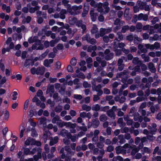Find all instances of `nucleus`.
<instances>
[{
	"label": "nucleus",
	"instance_id": "obj_2",
	"mask_svg": "<svg viewBox=\"0 0 161 161\" xmlns=\"http://www.w3.org/2000/svg\"><path fill=\"white\" fill-rule=\"evenodd\" d=\"M99 57L96 58V59L99 62H101V58H104L106 60H109L113 58V54L110 53L109 49H106L103 54L102 53H100Z\"/></svg>",
	"mask_w": 161,
	"mask_h": 161
},
{
	"label": "nucleus",
	"instance_id": "obj_18",
	"mask_svg": "<svg viewBox=\"0 0 161 161\" xmlns=\"http://www.w3.org/2000/svg\"><path fill=\"white\" fill-rule=\"evenodd\" d=\"M123 60L122 59H119L118 61V69L119 70H122L124 67V65L122 64Z\"/></svg>",
	"mask_w": 161,
	"mask_h": 161
},
{
	"label": "nucleus",
	"instance_id": "obj_61",
	"mask_svg": "<svg viewBox=\"0 0 161 161\" xmlns=\"http://www.w3.org/2000/svg\"><path fill=\"white\" fill-rule=\"evenodd\" d=\"M82 79H84L85 78V76L83 74L81 73H80L78 74H77L76 76Z\"/></svg>",
	"mask_w": 161,
	"mask_h": 161
},
{
	"label": "nucleus",
	"instance_id": "obj_58",
	"mask_svg": "<svg viewBox=\"0 0 161 161\" xmlns=\"http://www.w3.org/2000/svg\"><path fill=\"white\" fill-rule=\"evenodd\" d=\"M39 8V7L36 6L35 8H30L29 11L31 13H33L35 12V10L38 9Z\"/></svg>",
	"mask_w": 161,
	"mask_h": 161
},
{
	"label": "nucleus",
	"instance_id": "obj_39",
	"mask_svg": "<svg viewBox=\"0 0 161 161\" xmlns=\"http://www.w3.org/2000/svg\"><path fill=\"white\" fill-rule=\"evenodd\" d=\"M90 38L89 35L87 34L82 37V40L83 41H86L87 42H90Z\"/></svg>",
	"mask_w": 161,
	"mask_h": 161
},
{
	"label": "nucleus",
	"instance_id": "obj_22",
	"mask_svg": "<svg viewBox=\"0 0 161 161\" xmlns=\"http://www.w3.org/2000/svg\"><path fill=\"white\" fill-rule=\"evenodd\" d=\"M58 138L57 136H55L53 138H51L50 142V145L52 146L56 143L58 142Z\"/></svg>",
	"mask_w": 161,
	"mask_h": 161
},
{
	"label": "nucleus",
	"instance_id": "obj_13",
	"mask_svg": "<svg viewBox=\"0 0 161 161\" xmlns=\"http://www.w3.org/2000/svg\"><path fill=\"white\" fill-rule=\"evenodd\" d=\"M148 18V16L146 14H143L141 13L138 16V20H143L144 21H147Z\"/></svg>",
	"mask_w": 161,
	"mask_h": 161
},
{
	"label": "nucleus",
	"instance_id": "obj_26",
	"mask_svg": "<svg viewBox=\"0 0 161 161\" xmlns=\"http://www.w3.org/2000/svg\"><path fill=\"white\" fill-rule=\"evenodd\" d=\"M2 9L3 10H6L7 13H9L10 11V7L9 6H7L5 4H3L2 5Z\"/></svg>",
	"mask_w": 161,
	"mask_h": 161
},
{
	"label": "nucleus",
	"instance_id": "obj_7",
	"mask_svg": "<svg viewBox=\"0 0 161 161\" xmlns=\"http://www.w3.org/2000/svg\"><path fill=\"white\" fill-rule=\"evenodd\" d=\"M98 31V29L97 28L96 25H94L91 29V32L92 34H95V37L96 38H98L99 37V35L97 33Z\"/></svg>",
	"mask_w": 161,
	"mask_h": 161
},
{
	"label": "nucleus",
	"instance_id": "obj_14",
	"mask_svg": "<svg viewBox=\"0 0 161 161\" xmlns=\"http://www.w3.org/2000/svg\"><path fill=\"white\" fill-rule=\"evenodd\" d=\"M60 134L63 136H66L67 137H70L71 136V134L70 133L68 132V131L65 130L63 129L61 131Z\"/></svg>",
	"mask_w": 161,
	"mask_h": 161
},
{
	"label": "nucleus",
	"instance_id": "obj_19",
	"mask_svg": "<svg viewBox=\"0 0 161 161\" xmlns=\"http://www.w3.org/2000/svg\"><path fill=\"white\" fill-rule=\"evenodd\" d=\"M76 124L75 123H71L70 122H64V126L67 127H69L70 128H75L76 126Z\"/></svg>",
	"mask_w": 161,
	"mask_h": 161
},
{
	"label": "nucleus",
	"instance_id": "obj_23",
	"mask_svg": "<svg viewBox=\"0 0 161 161\" xmlns=\"http://www.w3.org/2000/svg\"><path fill=\"white\" fill-rule=\"evenodd\" d=\"M54 92V86L52 85L49 86L47 89V93H49L50 96H51L52 93Z\"/></svg>",
	"mask_w": 161,
	"mask_h": 161
},
{
	"label": "nucleus",
	"instance_id": "obj_3",
	"mask_svg": "<svg viewBox=\"0 0 161 161\" xmlns=\"http://www.w3.org/2000/svg\"><path fill=\"white\" fill-rule=\"evenodd\" d=\"M28 41L30 43L36 42V43L34 44L32 46L33 49H42L43 48V45L40 44V41L37 39V36L31 37L29 39Z\"/></svg>",
	"mask_w": 161,
	"mask_h": 161
},
{
	"label": "nucleus",
	"instance_id": "obj_43",
	"mask_svg": "<svg viewBox=\"0 0 161 161\" xmlns=\"http://www.w3.org/2000/svg\"><path fill=\"white\" fill-rule=\"evenodd\" d=\"M100 109V106L98 104H97L94 105L92 107V110L94 111H98Z\"/></svg>",
	"mask_w": 161,
	"mask_h": 161
},
{
	"label": "nucleus",
	"instance_id": "obj_4",
	"mask_svg": "<svg viewBox=\"0 0 161 161\" xmlns=\"http://www.w3.org/2000/svg\"><path fill=\"white\" fill-rule=\"evenodd\" d=\"M24 144L26 146L30 145L40 146L41 145V143L39 141H36L33 138L29 137L25 141Z\"/></svg>",
	"mask_w": 161,
	"mask_h": 161
},
{
	"label": "nucleus",
	"instance_id": "obj_10",
	"mask_svg": "<svg viewBox=\"0 0 161 161\" xmlns=\"http://www.w3.org/2000/svg\"><path fill=\"white\" fill-rule=\"evenodd\" d=\"M92 83L93 85V86H92V88L93 89H94V88L95 89V90L96 91H98V95H99V96H100L102 94V93H103V92L101 90H99V89L100 88H101L102 87V86H101L100 85H98L96 88H95V85H96V84L94 83V81H92Z\"/></svg>",
	"mask_w": 161,
	"mask_h": 161
},
{
	"label": "nucleus",
	"instance_id": "obj_29",
	"mask_svg": "<svg viewBox=\"0 0 161 161\" xmlns=\"http://www.w3.org/2000/svg\"><path fill=\"white\" fill-rule=\"evenodd\" d=\"M148 66L149 69L151 72H154L155 71V68L152 63H149L148 64Z\"/></svg>",
	"mask_w": 161,
	"mask_h": 161
},
{
	"label": "nucleus",
	"instance_id": "obj_38",
	"mask_svg": "<svg viewBox=\"0 0 161 161\" xmlns=\"http://www.w3.org/2000/svg\"><path fill=\"white\" fill-rule=\"evenodd\" d=\"M86 6L85 5L84 8V12L82 14V17H85L86 14H87L88 13V10H89V7H87V9L86 10Z\"/></svg>",
	"mask_w": 161,
	"mask_h": 161
},
{
	"label": "nucleus",
	"instance_id": "obj_1",
	"mask_svg": "<svg viewBox=\"0 0 161 161\" xmlns=\"http://www.w3.org/2000/svg\"><path fill=\"white\" fill-rule=\"evenodd\" d=\"M90 4L92 6L94 7H97L98 11L103 14H106L108 13L109 10V8L108 7V4L107 2H105L103 6L105 9L104 11H103V9L102 8V3L96 4L94 1L92 0L90 3Z\"/></svg>",
	"mask_w": 161,
	"mask_h": 161
},
{
	"label": "nucleus",
	"instance_id": "obj_44",
	"mask_svg": "<svg viewBox=\"0 0 161 161\" xmlns=\"http://www.w3.org/2000/svg\"><path fill=\"white\" fill-rule=\"evenodd\" d=\"M97 49V47L96 46H90L87 49V51L89 52H91L92 50H95Z\"/></svg>",
	"mask_w": 161,
	"mask_h": 161
},
{
	"label": "nucleus",
	"instance_id": "obj_54",
	"mask_svg": "<svg viewBox=\"0 0 161 161\" xmlns=\"http://www.w3.org/2000/svg\"><path fill=\"white\" fill-rule=\"evenodd\" d=\"M58 41L56 39L55 40H53L50 41V46L51 47L54 46L55 44L58 42Z\"/></svg>",
	"mask_w": 161,
	"mask_h": 161
},
{
	"label": "nucleus",
	"instance_id": "obj_21",
	"mask_svg": "<svg viewBox=\"0 0 161 161\" xmlns=\"http://www.w3.org/2000/svg\"><path fill=\"white\" fill-rule=\"evenodd\" d=\"M90 15L92 21H94L96 19L97 15L96 14L94 13L93 9H92L90 11Z\"/></svg>",
	"mask_w": 161,
	"mask_h": 161
},
{
	"label": "nucleus",
	"instance_id": "obj_56",
	"mask_svg": "<svg viewBox=\"0 0 161 161\" xmlns=\"http://www.w3.org/2000/svg\"><path fill=\"white\" fill-rule=\"evenodd\" d=\"M113 161H116V160H118L119 161H123V158L120 156H118L117 157H114L113 158Z\"/></svg>",
	"mask_w": 161,
	"mask_h": 161
},
{
	"label": "nucleus",
	"instance_id": "obj_50",
	"mask_svg": "<svg viewBox=\"0 0 161 161\" xmlns=\"http://www.w3.org/2000/svg\"><path fill=\"white\" fill-rule=\"evenodd\" d=\"M29 100L28 99L25 102L24 106V109L26 110L28 107L29 103Z\"/></svg>",
	"mask_w": 161,
	"mask_h": 161
},
{
	"label": "nucleus",
	"instance_id": "obj_24",
	"mask_svg": "<svg viewBox=\"0 0 161 161\" xmlns=\"http://www.w3.org/2000/svg\"><path fill=\"white\" fill-rule=\"evenodd\" d=\"M19 129L20 130V137L21 138L23 136V133L25 130V128L23 124H22L20 126Z\"/></svg>",
	"mask_w": 161,
	"mask_h": 161
},
{
	"label": "nucleus",
	"instance_id": "obj_6",
	"mask_svg": "<svg viewBox=\"0 0 161 161\" xmlns=\"http://www.w3.org/2000/svg\"><path fill=\"white\" fill-rule=\"evenodd\" d=\"M133 62L134 64H137L138 65L135 67V71L136 72H140V66L138 65H141L142 63L139 60L138 58H134Z\"/></svg>",
	"mask_w": 161,
	"mask_h": 161
},
{
	"label": "nucleus",
	"instance_id": "obj_37",
	"mask_svg": "<svg viewBox=\"0 0 161 161\" xmlns=\"http://www.w3.org/2000/svg\"><path fill=\"white\" fill-rule=\"evenodd\" d=\"M118 138L119 140H120L119 142L121 144H123L125 142V140L124 139V136L123 135H119L118 137Z\"/></svg>",
	"mask_w": 161,
	"mask_h": 161
},
{
	"label": "nucleus",
	"instance_id": "obj_40",
	"mask_svg": "<svg viewBox=\"0 0 161 161\" xmlns=\"http://www.w3.org/2000/svg\"><path fill=\"white\" fill-rule=\"evenodd\" d=\"M9 116V113L6 110L5 111L4 116V119L6 120H8Z\"/></svg>",
	"mask_w": 161,
	"mask_h": 161
},
{
	"label": "nucleus",
	"instance_id": "obj_28",
	"mask_svg": "<svg viewBox=\"0 0 161 161\" xmlns=\"http://www.w3.org/2000/svg\"><path fill=\"white\" fill-rule=\"evenodd\" d=\"M99 124V121L98 119H93L92 122V125L94 128L98 126Z\"/></svg>",
	"mask_w": 161,
	"mask_h": 161
},
{
	"label": "nucleus",
	"instance_id": "obj_36",
	"mask_svg": "<svg viewBox=\"0 0 161 161\" xmlns=\"http://www.w3.org/2000/svg\"><path fill=\"white\" fill-rule=\"evenodd\" d=\"M145 47L147 49L149 48L151 50H153L155 49L154 45H151L150 44H146L145 45Z\"/></svg>",
	"mask_w": 161,
	"mask_h": 161
},
{
	"label": "nucleus",
	"instance_id": "obj_33",
	"mask_svg": "<svg viewBox=\"0 0 161 161\" xmlns=\"http://www.w3.org/2000/svg\"><path fill=\"white\" fill-rule=\"evenodd\" d=\"M108 115L110 117H113V119H114V114L112 109L109 110L107 112Z\"/></svg>",
	"mask_w": 161,
	"mask_h": 161
},
{
	"label": "nucleus",
	"instance_id": "obj_46",
	"mask_svg": "<svg viewBox=\"0 0 161 161\" xmlns=\"http://www.w3.org/2000/svg\"><path fill=\"white\" fill-rule=\"evenodd\" d=\"M24 153L26 155L31 154V151L28 148H25L24 150Z\"/></svg>",
	"mask_w": 161,
	"mask_h": 161
},
{
	"label": "nucleus",
	"instance_id": "obj_8",
	"mask_svg": "<svg viewBox=\"0 0 161 161\" xmlns=\"http://www.w3.org/2000/svg\"><path fill=\"white\" fill-rule=\"evenodd\" d=\"M123 82L124 84V85H123L122 88L121 89V91H122L123 89L127 87V84H130L133 81V80L132 79H129L127 81L125 80V79H122Z\"/></svg>",
	"mask_w": 161,
	"mask_h": 161
},
{
	"label": "nucleus",
	"instance_id": "obj_30",
	"mask_svg": "<svg viewBox=\"0 0 161 161\" xmlns=\"http://www.w3.org/2000/svg\"><path fill=\"white\" fill-rule=\"evenodd\" d=\"M50 134V133L48 131H46L44 133L43 136V138L45 142H46V141L48 138V136H49Z\"/></svg>",
	"mask_w": 161,
	"mask_h": 161
},
{
	"label": "nucleus",
	"instance_id": "obj_11",
	"mask_svg": "<svg viewBox=\"0 0 161 161\" xmlns=\"http://www.w3.org/2000/svg\"><path fill=\"white\" fill-rule=\"evenodd\" d=\"M119 41H118L117 39H116L114 41V48L119 47L120 48H122L125 46V44L124 43L121 42L119 43Z\"/></svg>",
	"mask_w": 161,
	"mask_h": 161
},
{
	"label": "nucleus",
	"instance_id": "obj_60",
	"mask_svg": "<svg viewBox=\"0 0 161 161\" xmlns=\"http://www.w3.org/2000/svg\"><path fill=\"white\" fill-rule=\"evenodd\" d=\"M70 63L72 65L74 66H75L76 64V59L75 58H72L71 59Z\"/></svg>",
	"mask_w": 161,
	"mask_h": 161
},
{
	"label": "nucleus",
	"instance_id": "obj_20",
	"mask_svg": "<svg viewBox=\"0 0 161 161\" xmlns=\"http://www.w3.org/2000/svg\"><path fill=\"white\" fill-rule=\"evenodd\" d=\"M53 59H46L44 62V64L46 67H49L50 65L53 62Z\"/></svg>",
	"mask_w": 161,
	"mask_h": 161
},
{
	"label": "nucleus",
	"instance_id": "obj_45",
	"mask_svg": "<svg viewBox=\"0 0 161 161\" xmlns=\"http://www.w3.org/2000/svg\"><path fill=\"white\" fill-rule=\"evenodd\" d=\"M142 58L144 59V61L146 62H148L149 61V57L148 56H146L145 54H143L142 55Z\"/></svg>",
	"mask_w": 161,
	"mask_h": 161
},
{
	"label": "nucleus",
	"instance_id": "obj_63",
	"mask_svg": "<svg viewBox=\"0 0 161 161\" xmlns=\"http://www.w3.org/2000/svg\"><path fill=\"white\" fill-rule=\"evenodd\" d=\"M31 135L33 137L36 136L37 135V133L35 129H32Z\"/></svg>",
	"mask_w": 161,
	"mask_h": 161
},
{
	"label": "nucleus",
	"instance_id": "obj_15",
	"mask_svg": "<svg viewBox=\"0 0 161 161\" xmlns=\"http://www.w3.org/2000/svg\"><path fill=\"white\" fill-rule=\"evenodd\" d=\"M156 125L155 124L152 125V127H149V129L150 131L152 134H154V133L157 131V129L156 128Z\"/></svg>",
	"mask_w": 161,
	"mask_h": 161
},
{
	"label": "nucleus",
	"instance_id": "obj_64",
	"mask_svg": "<svg viewBox=\"0 0 161 161\" xmlns=\"http://www.w3.org/2000/svg\"><path fill=\"white\" fill-rule=\"evenodd\" d=\"M83 86L85 88H88L91 87L90 84L86 81H85L83 83Z\"/></svg>",
	"mask_w": 161,
	"mask_h": 161
},
{
	"label": "nucleus",
	"instance_id": "obj_41",
	"mask_svg": "<svg viewBox=\"0 0 161 161\" xmlns=\"http://www.w3.org/2000/svg\"><path fill=\"white\" fill-rule=\"evenodd\" d=\"M141 148L139 147H137L136 148H135L133 149L132 150V152L131 153V154L132 155H134L136 153L138 152L140 150V149Z\"/></svg>",
	"mask_w": 161,
	"mask_h": 161
},
{
	"label": "nucleus",
	"instance_id": "obj_34",
	"mask_svg": "<svg viewBox=\"0 0 161 161\" xmlns=\"http://www.w3.org/2000/svg\"><path fill=\"white\" fill-rule=\"evenodd\" d=\"M145 46H144L141 44H139L138 46V48L139 49L141 50L142 52H146L147 51L146 48H145Z\"/></svg>",
	"mask_w": 161,
	"mask_h": 161
},
{
	"label": "nucleus",
	"instance_id": "obj_52",
	"mask_svg": "<svg viewBox=\"0 0 161 161\" xmlns=\"http://www.w3.org/2000/svg\"><path fill=\"white\" fill-rule=\"evenodd\" d=\"M82 6L81 5L79 6H74L72 7V10L75 11L78 9H80L82 8Z\"/></svg>",
	"mask_w": 161,
	"mask_h": 161
},
{
	"label": "nucleus",
	"instance_id": "obj_53",
	"mask_svg": "<svg viewBox=\"0 0 161 161\" xmlns=\"http://www.w3.org/2000/svg\"><path fill=\"white\" fill-rule=\"evenodd\" d=\"M142 25L140 23H137L136 25V28L137 31H140V30L142 28Z\"/></svg>",
	"mask_w": 161,
	"mask_h": 161
},
{
	"label": "nucleus",
	"instance_id": "obj_16",
	"mask_svg": "<svg viewBox=\"0 0 161 161\" xmlns=\"http://www.w3.org/2000/svg\"><path fill=\"white\" fill-rule=\"evenodd\" d=\"M45 71V68L44 67H39L36 70V74L43 75Z\"/></svg>",
	"mask_w": 161,
	"mask_h": 161
},
{
	"label": "nucleus",
	"instance_id": "obj_32",
	"mask_svg": "<svg viewBox=\"0 0 161 161\" xmlns=\"http://www.w3.org/2000/svg\"><path fill=\"white\" fill-rule=\"evenodd\" d=\"M156 153H157L158 155H161V150H159L158 147H157L155 148L153 151V154H155Z\"/></svg>",
	"mask_w": 161,
	"mask_h": 161
},
{
	"label": "nucleus",
	"instance_id": "obj_27",
	"mask_svg": "<svg viewBox=\"0 0 161 161\" xmlns=\"http://www.w3.org/2000/svg\"><path fill=\"white\" fill-rule=\"evenodd\" d=\"M39 121L40 124H43L44 127L46 126V119L45 118L43 117L39 119Z\"/></svg>",
	"mask_w": 161,
	"mask_h": 161
},
{
	"label": "nucleus",
	"instance_id": "obj_17",
	"mask_svg": "<svg viewBox=\"0 0 161 161\" xmlns=\"http://www.w3.org/2000/svg\"><path fill=\"white\" fill-rule=\"evenodd\" d=\"M38 154L37 155H35L34 156V158L35 161H37L39 158L41 157V153L42 152L41 149L40 148H38Z\"/></svg>",
	"mask_w": 161,
	"mask_h": 161
},
{
	"label": "nucleus",
	"instance_id": "obj_42",
	"mask_svg": "<svg viewBox=\"0 0 161 161\" xmlns=\"http://www.w3.org/2000/svg\"><path fill=\"white\" fill-rule=\"evenodd\" d=\"M82 108L83 110L88 111L91 109V108L90 106H87L86 105H84L82 106Z\"/></svg>",
	"mask_w": 161,
	"mask_h": 161
},
{
	"label": "nucleus",
	"instance_id": "obj_25",
	"mask_svg": "<svg viewBox=\"0 0 161 161\" xmlns=\"http://www.w3.org/2000/svg\"><path fill=\"white\" fill-rule=\"evenodd\" d=\"M149 41H156V40H160L161 41V38L157 34L154 35L153 37H150L149 38Z\"/></svg>",
	"mask_w": 161,
	"mask_h": 161
},
{
	"label": "nucleus",
	"instance_id": "obj_49",
	"mask_svg": "<svg viewBox=\"0 0 161 161\" xmlns=\"http://www.w3.org/2000/svg\"><path fill=\"white\" fill-rule=\"evenodd\" d=\"M134 38V42L135 43H137L138 42H140L142 41V39L138 37L137 36H135Z\"/></svg>",
	"mask_w": 161,
	"mask_h": 161
},
{
	"label": "nucleus",
	"instance_id": "obj_51",
	"mask_svg": "<svg viewBox=\"0 0 161 161\" xmlns=\"http://www.w3.org/2000/svg\"><path fill=\"white\" fill-rule=\"evenodd\" d=\"M12 94V99L13 100H15L17 98V96L18 95V93L14 91L13 92Z\"/></svg>",
	"mask_w": 161,
	"mask_h": 161
},
{
	"label": "nucleus",
	"instance_id": "obj_35",
	"mask_svg": "<svg viewBox=\"0 0 161 161\" xmlns=\"http://www.w3.org/2000/svg\"><path fill=\"white\" fill-rule=\"evenodd\" d=\"M142 152L144 153H150L151 152V150L148 148L145 147L141 150Z\"/></svg>",
	"mask_w": 161,
	"mask_h": 161
},
{
	"label": "nucleus",
	"instance_id": "obj_9",
	"mask_svg": "<svg viewBox=\"0 0 161 161\" xmlns=\"http://www.w3.org/2000/svg\"><path fill=\"white\" fill-rule=\"evenodd\" d=\"M111 31V29L110 28H108L107 29L104 28H101L100 29V34L99 36H102L104 34L110 32Z\"/></svg>",
	"mask_w": 161,
	"mask_h": 161
},
{
	"label": "nucleus",
	"instance_id": "obj_62",
	"mask_svg": "<svg viewBox=\"0 0 161 161\" xmlns=\"http://www.w3.org/2000/svg\"><path fill=\"white\" fill-rule=\"evenodd\" d=\"M117 35H118V39H117L118 41H119L123 39V37L121 33L120 32L118 33Z\"/></svg>",
	"mask_w": 161,
	"mask_h": 161
},
{
	"label": "nucleus",
	"instance_id": "obj_55",
	"mask_svg": "<svg viewBox=\"0 0 161 161\" xmlns=\"http://www.w3.org/2000/svg\"><path fill=\"white\" fill-rule=\"evenodd\" d=\"M146 141V138L145 137H142L141 139L142 143L139 145L140 147L141 148H142L143 146V143Z\"/></svg>",
	"mask_w": 161,
	"mask_h": 161
},
{
	"label": "nucleus",
	"instance_id": "obj_59",
	"mask_svg": "<svg viewBox=\"0 0 161 161\" xmlns=\"http://www.w3.org/2000/svg\"><path fill=\"white\" fill-rule=\"evenodd\" d=\"M154 28L155 29H158L159 31H161V23L159 24H156L154 26Z\"/></svg>",
	"mask_w": 161,
	"mask_h": 161
},
{
	"label": "nucleus",
	"instance_id": "obj_31",
	"mask_svg": "<svg viewBox=\"0 0 161 161\" xmlns=\"http://www.w3.org/2000/svg\"><path fill=\"white\" fill-rule=\"evenodd\" d=\"M65 149L67 152L68 156H69V155L70 154L73 155L74 154L75 152L74 151H71V149L69 147H65Z\"/></svg>",
	"mask_w": 161,
	"mask_h": 161
},
{
	"label": "nucleus",
	"instance_id": "obj_47",
	"mask_svg": "<svg viewBox=\"0 0 161 161\" xmlns=\"http://www.w3.org/2000/svg\"><path fill=\"white\" fill-rule=\"evenodd\" d=\"M123 119L122 118H119L118 121V123L120 127H122L124 126L125 124L123 123Z\"/></svg>",
	"mask_w": 161,
	"mask_h": 161
},
{
	"label": "nucleus",
	"instance_id": "obj_48",
	"mask_svg": "<svg viewBox=\"0 0 161 161\" xmlns=\"http://www.w3.org/2000/svg\"><path fill=\"white\" fill-rule=\"evenodd\" d=\"M107 119V117L105 115L102 114L100 116L99 118L100 121H105Z\"/></svg>",
	"mask_w": 161,
	"mask_h": 161
},
{
	"label": "nucleus",
	"instance_id": "obj_5",
	"mask_svg": "<svg viewBox=\"0 0 161 161\" xmlns=\"http://www.w3.org/2000/svg\"><path fill=\"white\" fill-rule=\"evenodd\" d=\"M132 148L131 146H130L128 144H126L124 145L123 147L119 146L116 148V153L117 154H119L120 153L122 152L123 150H125V151L127 152V153H129V151L127 149L129 150V149Z\"/></svg>",
	"mask_w": 161,
	"mask_h": 161
},
{
	"label": "nucleus",
	"instance_id": "obj_12",
	"mask_svg": "<svg viewBox=\"0 0 161 161\" xmlns=\"http://www.w3.org/2000/svg\"><path fill=\"white\" fill-rule=\"evenodd\" d=\"M68 1L67 0H63V3L64 4V5L68 8V11L71 14H75V13L70 11V9H71V8H70V6L69 4H68Z\"/></svg>",
	"mask_w": 161,
	"mask_h": 161
},
{
	"label": "nucleus",
	"instance_id": "obj_57",
	"mask_svg": "<svg viewBox=\"0 0 161 161\" xmlns=\"http://www.w3.org/2000/svg\"><path fill=\"white\" fill-rule=\"evenodd\" d=\"M64 122L60 120L59 122H57V125L59 126V127H62L64 126Z\"/></svg>",
	"mask_w": 161,
	"mask_h": 161
}]
</instances>
